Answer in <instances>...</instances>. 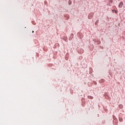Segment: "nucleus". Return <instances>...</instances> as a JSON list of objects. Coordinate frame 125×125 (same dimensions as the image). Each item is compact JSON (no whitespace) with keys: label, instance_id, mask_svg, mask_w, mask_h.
I'll return each mask as SVG.
<instances>
[{"label":"nucleus","instance_id":"nucleus-5","mask_svg":"<svg viewBox=\"0 0 125 125\" xmlns=\"http://www.w3.org/2000/svg\"><path fill=\"white\" fill-rule=\"evenodd\" d=\"M115 13H117V11L115 10Z\"/></svg>","mask_w":125,"mask_h":125},{"label":"nucleus","instance_id":"nucleus-4","mask_svg":"<svg viewBox=\"0 0 125 125\" xmlns=\"http://www.w3.org/2000/svg\"><path fill=\"white\" fill-rule=\"evenodd\" d=\"M94 84H95V85H96V84H97V83H96V82H94Z\"/></svg>","mask_w":125,"mask_h":125},{"label":"nucleus","instance_id":"nucleus-2","mask_svg":"<svg viewBox=\"0 0 125 125\" xmlns=\"http://www.w3.org/2000/svg\"><path fill=\"white\" fill-rule=\"evenodd\" d=\"M101 82L102 83H104V82H105V80H104V79H102V80H101Z\"/></svg>","mask_w":125,"mask_h":125},{"label":"nucleus","instance_id":"nucleus-3","mask_svg":"<svg viewBox=\"0 0 125 125\" xmlns=\"http://www.w3.org/2000/svg\"><path fill=\"white\" fill-rule=\"evenodd\" d=\"M109 2H111V3H112V2H113V0H109Z\"/></svg>","mask_w":125,"mask_h":125},{"label":"nucleus","instance_id":"nucleus-7","mask_svg":"<svg viewBox=\"0 0 125 125\" xmlns=\"http://www.w3.org/2000/svg\"><path fill=\"white\" fill-rule=\"evenodd\" d=\"M71 4V3H69V5Z\"/></svg>","mask_w":125,"mask_h":125},{"label":"nucleus","instance_id":"nucleus-6","mask_svg":"<svg viewBox=\"0 0 125 125\" xmlns=\"http://www.w3.org/2000/svg\"><path fill=\"white\" fill-rule=\"evenodd\" d=\"M32 33H34V31H32Z\"/></svg>","mask_w":125,"mask_h":125},{"label":"nucleus","instance_id":"nucleus-1","mask_svg":"<svg viewBox=\"0 0 125 125\" xmlns=\"http://www.w3.org/2000/svg\"><path fill=\"white\" fill-rule=\"evenodd\" d=\"M123 5H124V2H120L119 3V4L118 5V7H119V8H122V7H123Z\"/></svg>","mask_w":125,"mask_h":125}]
</instances>
